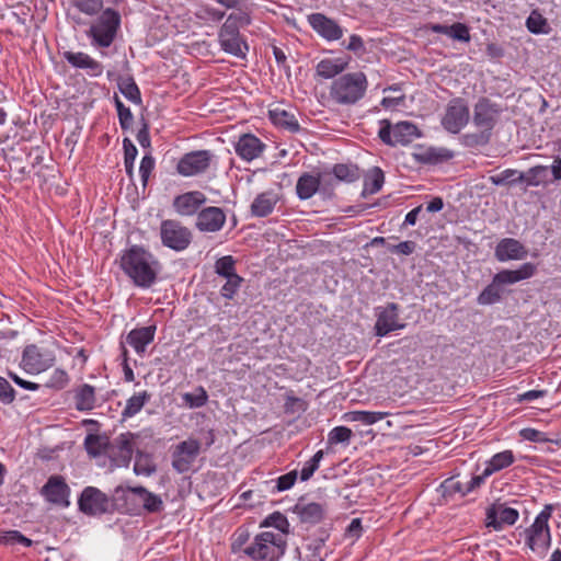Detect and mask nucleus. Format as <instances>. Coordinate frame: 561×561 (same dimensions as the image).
<instances>
[{"label": "nucleus", "mask_w": 561, "mask_h": 561, "mask_svg": "<svg viewBox=\"0 0 561 561\" xmlns=\"http://www.w3.org/2000/svg\"><path fill=\"white\" fill-rule=\"evenodd\" d=\"M119 267L136 287L147 289L156 284L161 264L150 251L135 244L122 251Z\"/></svg>", "instance_id": "nucleus-1"}, {"label": "nucleus", "mask_w": 561, "mask_h": 561, "mask_svg": "<svg viewBox=\"0 0 561 561\" xmlns=\"http://www.w3.org/2000/svg\"><path fill=\"white\" fill-rule=\"evenodd\" d=\"M113 503L119 512L133 516L140 515L142 511L153 514L163 510L161 497L144 486H117Z\"/></svg>", "instance_id": "nucleus-2"}, {"label": "nucleus", "mask_w": 561, "mask_h": 561, "mask_svg": "<svg viewBox=\"0 0 561 561\" xmlns=\"http://www.w3.org/2000/svg\"><path fill=\"white\" fill-rule=\"evenodd\" d=\"M367 89L368 80L363 71L347 72L331 82L328 100L334 105L350 107L364 99Z\"/></svg>", "instance_id": "nucleus-3"}, {"label": "nucleus", "mask_w": 561, "mask_h": 561, "mask_svg": "<svg viewBox=\"0 0 561 561\" xmlns=\"http://www.w3.org/2000/svg\"><path fill=\"white\" fill-rule=\"evenodd\" d=\"M286 549L287 539L284 535L266 530L257 534L243 552L253 561H278Z\"/></svg>", "instance_id": "nucleus-4"}, {"label": "nucleus", "mask_w": 561, "mask_h": 561, "mask_svg": "<svg viewBox=\"0 0 561 561\" xmlns=\"http://www.w3.org/2000/svg\"><path fill=\"white\" fill-rule=\"evenodd\" d=\"M552 510V505H546L535 517L534 523L524 530L525 545L539 556L545 554L551 545V533L548 522Z\"/></svg>", "instance_id": "nucleus-5"}, {"label": "nucleus", "mask_w": 561, "mask_h": 561, "mask_svg": "<svg viewBox=\"0 0 561 561\" xmlns=\"http://www.w3.org/2000/svg\"><path fill=\"white\" fill-rule=\"evenodd\" d=\"M56 362L54 350L44 344H27L21 355L20 368L26 374L38 375L50 369Z\"/></svg>", "instance_id": "nucleus-6"}, {"label": "nucleus", "mask_w": 561, "mask_h": 561, "mask_svg": "<svg viewBox=\"0 0 561 561\" xmlns=\"http://www.w3.org/2000/svg\"><path fill=\"white\" fill-rule=\"evenodd\" d=\"M121 25L119 13L111 8L102 11L98 20L90 26L87 35L99 47H110Z\"/></svg>", "instance_id": "nucleus-7"}, {"label": "nucleus", "mask_w": 561, "mask_h": 561, "mask_svg": "<svg viewBox=\"0 0 561 561\" xmlns=\"http://www.w3.org/2000/svg\"><path fill=\"white\" fill-rule=\"evenodd\" d=\"M379 131L378 137L380 140L388 146H397V145H409L414 139L421 137V131L411 122H399L394 125L391 124L388 119L379 121Z\"/></svg>", "instance_id": "nucleus-8"}, {"label": "nucleus", "mask_w": 561, "mask_h": 561, "mask_svg": "<svg viewBox=\"0 0 561 561\" xmlns=\"http://www.w3.org/2000/svg\"><path fill=\"white\" fill-rule=\"evenodd\" d=\"M192 239V231L181 221L175 219L161 221L160 240L163 247L175 252H182L190 247Z\"/></svg>", "instance_id": "nucleus-9"}, {"label": "nucleus", "mask_w": 561, "mask_h": 561, "mask_svg": "<svg viewBox=\"0 0 561 561\" xmlns=\"http://www.w3.org/2000/svg\"><path fill=\"white\" fill-rule=\"evenodd\" d=\"M215 160L210 150H195L183 154L176 164V172L185 178L205 173Z\"/></svg>", "instance_id": "nucleus-10"}, {"label": "nucleus", "mask_w": 561, "mask_h": 561, "mask_svg": "<svg viewBox=\"0 0 561 561\" xmlns=\"http://www.w3.org/2000/svg\"><path fill=\"white\" fill-rule=\"evenodd\" d=\"M202 443L193 437L179 443L172 451V468L179 472L184 473L188 471L199 455Z\"/></svg>", "instance_id": "nucleus-11"}, {"label": "nucleus", "mask_w": 561, "mask_h": 561, "mask_svg": "<svg viewBox=\"0 0 561 561\" xmlns=\"http://www.w3.org/2000/svg\"><path fill=\"white\" fill-rule=\"evenodd\" d=\"M79 510L89 516L105 514L110 511V499L101 490L87 486L78 500Z\"/></svg>", "instance_id": "nucleus-12"}, {"label": "nucleus", "mask_w": 561, "mask_h": 561, "mask_svg": "<svg viewBox=\"0 0 561 561\" xmlns=\"http://www.w3.org/2000/svg\"><path fill=\"white\" fill-rule=\"evenodd\" d=\"M218 43L225 53L240 59L247 58L249 45L240 30L222 24L218 32Z\"/></svg>", "instance_id": "nucleus-13"}, {"label": "nucleus", "mask_w": 561, "mask_h": 561, "mask_svg": "<svg viewBox=\"0 0 561 561\" xmlns=\"http://www.w3.org/2000/svg\"><path fill=\"white\" fill-rule=\"evenodd\" d=\"M469 107L465 100L453 99L442 118V126L451 134H458L469 122Z\"/></svg>", "instance_id": "nucleus-14"}, {"label": "nucleus", "mask_w": 561, "mask_h": 561, "mask_svg": "<svg viewBox=\"0 0 561 561\" xmlns=\"http://www.w3.org/2000/svg\"><path fill=\"white\" fill-rule=\"evenodd\" d=\"M519 517L517 510L504 504H492L485 510V527L500 531L505 526L514 525Z\"/></svg>", "instance_id": "nucleus-15"}, {"label": "nucleus", "mask_w": 561, "mask_h": 561, "mask_svg": "<svg viewBox=\"0 0 561 561\" xmlns=\"http://www.w3.org/2000/svg\"><path fill=\"white\" fill-rule=\"evenodd\" d=\"M311 28L327 42H335L343 37V27L323 13H311L307 16Z\"/></svg>", "instance_id": "nucleus-16"}, {"label": "nucleus", "mask_w": 561, "mask_h": 561, "mask_svg": "<svg viewBox=\"0 0 561 561\" xmlns=\"http://www.w3.org/2000/svg\"><path fill=\"white\" fill-rule=\"evenodd\" d=\"M501 108L497 104L492 103L489 99L482 98L474 105L473 124L479 129L492 131L497 123Z\"/></svg>", "instance_id": "nucleus-17"}, {"label": "nucleus", "mask_w": 561, "mask_h": 561, "mask_svg": "<svg viewBox=\"0 0 561 561\" xmlns=\"http://www.w3.org/2000/svg\"><path fill=\"white\" fill-rule=\"evenodd\" d=\"M227 217L222 208L217 206L204 207L199 210L195 219V228L201 232H218L225 224Z\"/></svg>", "instance_id": "nucleus-18"}, {"label": "nucleus", "mask_w": 561, "mask_h": 561, "mask_svg": "<svg viewBox=\"0 0 561 561\" xmlns=\"http://www.w3.org/2000/svg\"><path fill=\"white\" fill-rule=\"evenodd\" d=\"M42 495L51 504L68 507L70 488L61 476H51L42 488Z\"/></svg>", "instance_id": "nucleus-19"}, {"label": "nucleus", "mask_w": 561, "mask_h": 561, "mask_svg": "<svg viewBox=\"0 0 561 561\" xmlns=\"http://www.w3.org/2000/svg\"><path fill=\"white\" fill-rule=\"evenodd\" d=\"M207 197L201 191H190L178 195L173 199V208L180 216H193L199 213L206 204Z\"/></svg>", "instance_id": "nucleus-20"}, {"label": "nucleus", "mask_w": 561, "mask_h": 561, "mask_svg": "<svg viewBox=\"0 0 561 561\" xmlns=\"http://www.w3.org/2000/svg\"><path fill=\"white\" fill-rule=\"evenodd\" d=\"M415 162L426 165H437L454 158V151L444 147L417 146L412 152Z\"/></svg>", "instance_id": "nucleus-21"}, {"label": "nucleus", "mask_w": 561, "mask_h": 561, "mask_svg": "<svg viewBox=\"0 0 561 561\" xmlns=\"http://www.w3.org/2000/svg\"><path fill=\"white\" fill-rule=\"evenodd\" d=\"M403 328L404 324L399 323L397 304H388L377 313V321L375 324L376 335L386 336L388 333Z\"/></svg>", "instance_id": "nucleus-22"}, {"label": "nucleus", "mask_w": 561, "mask_h": 561, "mask_svg": "<svg viewBox=\"0 0 561 561\" xmlns=\"http://www.w3.org/2000/svg\"><path fill=\"white\" fill-rule=\"evenodd\" d=\"M62 57L67 62L76 68L85 70L90 77H100L103 73V65L83 51H64Z\"/></svg>", "instance_id": "nucleus-23"}, {"label": "nucleus", "mask_w": 561, "mask_h": 561, "mask_svg": "<svg viewBox=\"0 0 561 561\" xmlns=\"http://www.w3.org/2000/svg\"><path fill=\"white\" fill-rule=\"evenodd\" d=\"M265 147V144L253 134H243L234 142L236 153L248 162L259 158Z\"/></svg>", "instance_id": "nucleus-24"}, {"label": "nucleus", "mask_w": 561, "mask_h": 561, "mask_svg": "<svg viewBox=\"0 0 561 561\" xmlns=\"http://www.w3.org/2000/svg\"><path fill=\"white\" fill-rule=\"evenodd\" d=\"M351 62L350 56L323 58L316 65V76L322 79H335L344 75Z\"/></svg>", "instance_id": "nucleus-25"}, {"label": "nucleus", "mask_w": 561, "mask_h": 561, "mask_svg": "<svg viewBox=\"0 0 561 561\" xmlns=\"http://www.w3.org/2000/svg\"><path fill=\"white\" fill-rule=\"evenodd\" d=\"M494 255L500 262L523 260L527 256V250L520 241L504 238L496 244Z\"/></svg>", "instance_id": "nucleus-26"}, {"label": "nucleus", "mask_w": 561, "mask_h": 561, "mask_svg": "<svg viewBox=\"0 0 561 561\" xmlns=\"http://www.w3.org/2000/svg\"><path fill=\"white\" fill-rule=\"evenodd\" d=\"M291 511L298 516L301 523L306 524H318L325 515V507L316 502L305 503L299 501Z\"/></svg>", "instance_id": "nucleus-27"}, {"label": "nucleus", "mask_w": 561, "mask_h": 561, "mask_svg": "<svg viewBox=\"0 0 561 561\" xmlns=\"http://www.w3.org/2000/svg\"><path fill=\"white\" fill-rule=\"evenodd\" d=\"M279 202V195L274 191H266L256 195L251 204V215L263 218L271 215Z\"/></svg>", "instance_id": "nucleus-28"}, {"label": "nucleus", "mask_w": 561, "mask_h": 561, "mask_svg": "<svg viewBox=\"0 0 561 561\" xmlns=\"http://www.w3.org/2000/svg\"><path fill=\"white\" fill-rule=\"evenodd\" d=\"M156 334V325L136 328L131 330L126 342L136 351L138 354H142L146 347L153 341Z\"/></svg>", "instance_id": "nucleus-29"}, {"label": "nucleus", "mask_w": 561, "mask_h": 561, "mask_svg": "<svg viewBox=\"0 0 561 561\" xmlns=\"http://www.w3.org/2000/svg\"><path fill=\"white\" fill-rule=\"evenodd\" d=\"M75 407L78 411L85 412L95 408L96 396L95 388L83 383L73 390Z\"/></svg>", "instance_id": "nucleus-30"}, {"label": "nucleus", "mask_w": 561, "mask_h": 561, "mask_svg": "<svg viewBox=\"0 0 561 561\" xmlns=\"http://www.w3.org/2000/svg\"><path fill=\"white\" fill-rule=\"evenodd\" d=\"M320 176L311 173H302L296 183V193L299 199L311 198L320 190Z\"/></svg>", "instance_id": "nucleus-31"}, {"label": "nucleus", "mask_w": 561, "mask_h": 561, "mask_svg": "<svg viewBox=\"0 0 561 561\" xmlns=\"http://www.w3.org/2000/svg\"><path fill=\"white\" fill-rule=\"evenodd\" d=\"M268 117L275 126L284 128L290 133H297L300 129L295 115L284 108L275 107L270 110Z\"/></svg>", "instance_id": "nucleus-32"}, {"label": "nucleus", "mask_w": 561, "mask_h": 561, "mask_svg": "<svg viewBox=\"0 0 561 561\" xmlns=\"http://www.w3.org/2000/svg\"><path fill=\"white\" fill-rule=\"evenodd\" d=\"M515 460L516 458L513 450L506 449L494 454L490 459H488L484 462V468L486 469V473L492 476L511 467Z\"/></svg>", "instance_id": "nucleus-33"}, {"label": "nucleus", "mask_w": 561, "mask_h": 561, "mask_svg": "<svg viewBox=\"0 0 561 561\" xmlns=\"http://www.w3.org/2000/svg\"><path fill=\"white\" fill-rule=\"evenodd\" d=\"M391 415L388 411H350L343 414L346 422H360L364 425H373Z\"/></svg>", "instance_id": "nucleus-34"}, {"label": "nucleus", "mask_w": 561, "mask_h": 561, "mask_svg": "<svg viewBox=\"0 0 561 561\" xmlns=\"http://www.w3.org/2000/svg\"><path fill=\"white\" fill-rule=\"evenodd\" d=\"M151 396L147 391H141L133 394L127 401L126 405L122 411V416L124 420L130 419L138 414L145 404L149 402Z\"/></svg>", "instance_id": "nucleus-35"}, {"label": "nucleus", "mask_w": 561, "mask_h": 561, "mask_svg": "<svg viewBox=\"0 0 561 561\" xmlns=\"http://www.w3.org/2000/svg\"><path fill=\"white\" fill-rule=\"evenodd\" d=\"M383 182H385V174H383L382 170L378 167H375L365 176L362 196H367V195H373V194L378 193L381 190Z\"/></svg>", "instance_id": "nucleus-36"}, {"label": "nucleus", "mask_w": 561, "mask_h": 561, "mask_svg": "<svg viewBox=\"0 0 561 561\" xmlns=\"http://www.w3.org/2000/svg\"><path fill=\"white\" fill-rule=\"evenodd\" d=\"M260 527H273L277 530L276 534H282L287 539L290 534V524L287 517L280 512H274L267 515L260 524Z\"/></svg>", "instance_id": "nucleus-37"}, {"label": "nucleus", "mask_w": 561, "mask_h": 561, "mask_svg": "<svg viewBox=\"0 0 561 561\" xmlns=\"http://www.w3.org/2000/svg\"><path fill=\"white\" fill-rule=\"evenodd\" d=\"M333 175L337 181L352 183L360 178V172L357 165L352 163H339L333 167Z\"/></svg>", "instance_id": "nucleus-38"}, {"label": "nucleus", "mask_w": 561, "mask_h": 561, "mask_svg": "<svg viewBox=\"0 0 561 561\" xmlns=\"http://www.w3.org/2000/svg\"><path fill=\"white\" fill-rule=\"evenodd\" d=\"M548 167L537 165L530 168L526 174L519 173L518 181L526 182L528 186H539L547 182Z\"/></svg>", "instance_id": "nucleus-39"}, {"label": "nucleus", "mask_w": 561, "mask_h": 561, "mask_svg": "<svg viewBox=\"0 0 561 561\" xmlns=\"http://www.w3.org/2000/svg\"><path fill=\"white\" fill-rule=\"evenodd\" d=\"M502 288L492 279V282L479 294L477 301L479 305L488 306L500 301L502 297Z\"/></svg>", "instance_id": "nucleus-40"}, {"label": "nucleus", "mask_w": 561, "mask_h": 561, "mask_svg": "<svg viewBox=\"0 0 561 561\" xmlns=\"http://www.w3.org/2000/svg\"><path fill=\"white\" fill-rule=\"evenodd\" d=\"M226 15V12L219 9H216L207 3H199L197 7V10L195 12V16L204 21L206 23L213 22L217 23L220 22Z\"/></svg>", "instance_id": "nucleus-41"}, {"label": "nucleus", "mask_w": 561, "mask_h": 561, "mask_svg": "<svg viewBox=\"0 0 561 561\" xmlns=\"http://www.w3.org/2000/svg\"><path fill=\"white\" fill-rule=\"evenodd\" d=\"M118 89L128 101L137 105L141 104V93L133 78H126L122 80L118 83Z\"/></svg>", "instance_id": "nucleus-42"}, {"label": "nucleus", "mask_w": 561, "mask_h": 561, "mask_svg": "<svg viewBox=\"0 0 561 561\" xmlns=\"http://www.w3.org/2000/svg\"><path fill=\"white\" fill-rule=\"evenodd\" d=\"M439 490L444 497H453L456 494L466 496L469 494L468 491H466V483H461L454 477L443 481L439 485Z\"/></svg>", "instance_id": "nucleus-43"}, {"label": "nucleus", "mask_w": 561, "mask_h": 561, "mask_svg": "<svg viewBox=\"0 0 561 561\" xmlns=\"http://www.w3.org/2000/svg\"><path fill=\"white\" fill-rule=\"evenodd\" d=\"M0 545H22L24 547H31L33 541L21 534L19 530H0Z\"/></svg>", "instance_id": "nucleus-44"}, {"label": "nucleus", "mask_w": 561, "mask_h": 561, "mask_svg": "<svg viewBox=\"0 0 561 561\" xmlns=\"http://www.w3.org/2000/svg\"><path fill=\"white\" fill-rule=\"evenodd\" d=\"M116 447L118 449L122 465L127 466L131 460L134 451L130 434L127 433L119 435V437L116 439Z\"/></svg>", "instance_id": "nucleus-45"}, {"label": "nucleus", "mask_w": 561, "mask_h": 561, "mask_svg": "<svg viewBox=\"0 0 561 561\" xmlns=\"http://www.w3.org/2000/svg\"><path fill=\"white\" fill-rule=\"evenodd\" d=\"M123 147H124V165L126 174L129 179H133L134 176V164L136 157L138 154V150L136 146L130 141V139L125 138L123 140Z\"/></svg>", "instance_id": "nucleus-46"}, {"label": "nucleus", "mask_w": 561, "mask_h": 561, "mask_svg": "<svg viewBox=\"0 0 561 561\" xmlns=\"http://www.w3.org/2000/svg\"><path fill=\"white\" fill-rule=\"evenodd\" d=\"M182 400L191 409L202 408L207 403L208 394L203 387H198L195 392L183 393Z\"/></svg>", "instance_id": "nucleus-47"}, {"label": "nucleus", "mask_w": 561, "mask_h": 561, "mask_svg": "<svg viewBox=\"0 0 561 561\" xmlns=\"http://www.w3.org/2000/svg\"><path fill=\"white\" fill-rule=\"evenodd\" d=\"M526 26L533 34H547L549 26L547 20L537 11H533L526 20Z\"/></svg>", "instance_id": "nucleus-48"}, {"label": "nucleus", "mask_w": 561, "mask_h": 561, "mask_svg": "<svg viewBox=\"0 0 561 561\" xmlns=\"http://www.w3.org/2000/svg\"><path fill=\"white\" fill-rule=\"evenodd\" d=\"M71 4L81 13L93 16L103 9V0H70Z\"/></svg>", "instance_id": "nucleus-49"}, {"label": "nucleus", "mask_w": 561, "mask_h": 561, "mask_svg": "<svg viewBox=\"0 0 561 561\" xmlns=\"http://www.w3.org/2000/svg\"><path fill=\"white\" fill-rule=\"evenodd\" d=\"M307 549L310 551L308 561H325L329 552L325 550V538L312 539Z\"/></svg>", "instance_id": "nucleus-50"}, {"label": "nucleus", "mask_w": 561, "mask_h": 561, "mask_svg": "<svg viewBox=\"0 0 561 561\" xmlns=\"http://www.w3.org/2000/svg\"><path fill=\"white\" fill-rule=\"evenodd\" d=\"M324 457L322 449L318 450L309 460H307L300 471V480L308 481L313 473L319 469L320 462Z\"/></svg>", "instance_id": "nucleus-51"}, {"label": "nucleus", "mask_w": 561, "mask_h": 561, "mask_svg": "<svg viewBox=\"0 0 561 561\" xmlns=\"http://www.w3.org/2000/svg\"><path fill=\"white\" fill-rule=\"evenodd\" d=\"M156 471V466L148 455L138 454L134 463V472L137 476L149 477Z\"/></svg>", "instance_id": "nucleus-52"}, {"label": "nucleus", "mask_w": 561, "mask_h": 561, "mask_svg": "<svg viewBox=\"0 0 561 561\" xmlns=\"http://www.w3.org/2000/svg\"><path fill=\"white\" fill-rule=\"evenodd\" d=\"M114 104L117 111L121 128L127 130L134 122L133 113L129 107L124 105L116 94L114 95Z\"/></svg>", "instance_id": "nucleus-53"}, {"label": "nucleus", "mask_w": 561, "mask_h": 561, "mask_svg": "<svg viewBox=\"0 0 561 561\" xmlns=\"http://www.w3.org/2000/svg\"><path fill=\"white\" fill-rule=\"evenodd\" d=\"M353 436L351 428L346 426H335L328 434V443L330 445L348 444Z\"/></svg>", "instance_id": "nucleus-54"}, {"label": "nucleus", "mask_w": 561, "mask_h": 561, "mask_svg": "<svg viewBox=\"0 0 561 561\" xmlns=\"http://www.w3.org/2000/svg\"><path fill=\"white\" fill-rule=\"evenodd\" d=\"M234 264L236 261L231 255L222 256L216 261L215 272L225 278L237 275Z\"/></svg>", "instance_id": "nucleus-55"}, {"label": "nucleus", "mask_w": 561, "mask_h": 561, "mask_svg": "<svg viewBox=\"0 0 561 561\" xmlns=\"http://www.w3.org/2000/svg\"><path fill=\"white\" fill-rule=\"evenodd\" d=\"M154 168H156L154 158L152 157V154L150 152L146 153L142 157V159L140 161V165H139V174H140V180H141L144 187L147 186Z\"/></svg>", "instance_id": "nucleus-56"}, {"label": "nucleus", "mask_w": 561, "mask_h": 561, "mask_svg": "<svg viewBox=\"0 0 561 561\" xmlns=\"http://www.w3.org/2000/svg\"><path fill=\"white\" fill-rule=\"evenodd\" d=\"M243 282V278L241 276L232 275L230 277H226V283L221 287L220 294L226 299H232L233 296L239 290L241 284Z\"/></svg>", "instance_id": "nucleus-57"}, {"label": "nucleus", "mask_w": 561, "mask_h": 561, "mask_svg": "<svg viewBox=\"0 0 561 561\" xmlns=\"http://www.w3.org/2000/svg\"><path fill=\"white\" fill-rule=\"evenodd\" d=\"M490 131L480 129L478 133L466 134L463 136V142L469 147L483 146L490 141Z\"/></svg>", "instance_id": "nucleus-58"}, {"label": "nucleus", "mask_w": 561, "mask_h": 561, "mask_svg": "<svg viewBox=\"0 0 561 561\" xmlns=\"http://www.w3.org/2000/svg\"><path fill=\"white\" fill-rule=\"evenodd\" d=\"M448 36L453 39L468 43L471 39L469 27L460 22L454 23L448 27Z\"/></svg>", "instance_id": "nucleus-59"}, {"label": "nucleus", "mask_w": 561, "mask_h": 561, "mask_svg": "<svg viewBox=\"0 0 561 561\" xmlns=\"http://www.w3.org/2000/svg\"><path fill=\"white\" fill-rule=\"evenodd\" d=\"M297 471H289L274 480L275 485L273 488L276 492H284L291 489L297 480Z\"/></svg>", "instance_id": "nucleus-60"}, {"label": "nucleus", "mask_w": 561, "mask_h": 561, "mask_svg": "<svg viewBox=\"0 0 561 561\" xmlns=\"http://www.w3.org/2000/svg\"><path fill=\"white\" fill-rule=\"evenodd\" d=\"M251 24V16L249 13L239 11L230 13L225 21L224 25H229L230 27L238 28L242 26H248Z\"/></svg>", "instance_id": "nucleus-61"}, {"label": "nucleus", "mask_w": 561, "mask_h": 561, "mask_svg": "<svg viewBox=\"0 0 561 561\" xmlns=\"http://www.w3.org/2000/svg\"><path fill=\"white\" fill-rule=\"evenodd\" d=\"M537 267L534 263L527 262L520 265L517 270H511L514 283L528 279L535 275Z\"/></svg>", "instance_id": "nucleus-62"}, {"label": "nucleus", "mask_w": 561, "mask_h": 561, "mask_svg": "<svg viewBox=\"0 0 561 561\" xmlns=\"http://www.w3.org/2000/svg\"><path fill=\"white\" fill-rule=\"evenodd\" d=\"M84 447L89 455L96 457L103 453V443L100 436L89 434L84 439Z\"/></svg>", "instance_id": "nucleus-63"}, {"label": "nucleus", "mask_w": 561, "mask_h": 561, "mask_svg": "<svg viewBox=\"0 0 561 561\" xmlns=\"http://www.w3.org/2000/svg\"><path fill=\"white\" fill-rule=\"evenodd\" d=\"M15 399V390L9 381L0 376V401L5 404L12 403Z\"/></svg>", "instance_id": "nucleus-64"}]
</instances>
